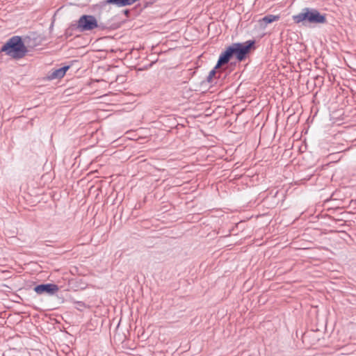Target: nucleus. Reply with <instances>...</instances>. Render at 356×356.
Wrapping results in <instances>:
<instances>
[{
    "mask_svg": "<svg viewBox=\"0 0 356 356\" xmlns=\"http://www.w3.org/2000/svg\"><path fill=\"white\" fill-rule=\"evenodd\" d=\"M254 43V41L249 40L244 43L232 44L220 54L216 68H219L222 65L227 63L233 55H235L239 61L243 60L250 52Z\"/></svg>",
    "mask_w": 356,
    "mask_h": 356,
    "instance_id": "1",
    "label": "nucleus"
},
{
    "mask_svg": "<svg viewBox=\"0 0 356 356\" xmlns=\"http://www.w3.org/2000/svg\"><path fill=\"white\" fill-rule=\"evenodd\" d=\"M1 51L13 58L19 59L24 56L26 49L22 39L14 36L1 47Z\"/></svg>",
    "mask_w": 356,
    "mask_h": 356,
    "instance_id": "2",
    "label": "nucleus"
},
{
    "mask_svg": "<svg viewBox=\"0 0 356 356\" xmlns=\"http://www.w3.org/2000/svg\"><path fill=\"white\" fill-rule=\"evenodd\" d=\"M296 24L307 22L310 24H324L326 22L325 15L321 14L317 10L305 8L298 15L293 16Z\"/></svg>",
    "mask_w": 356,
    "mask_h": 356,
    "instance_id": "3",
    "label": "nucleus"
},
{
    "mask_svg": "<svg viewBox=\"0 0 356 356\" xmlns=\"http://www.w3.org/2000/svg\"><path fill=\"white\" fill-rule=\"evenodd\" d=\"M97 27V19L93 15H82L77 22V29L81 31H92Z\"/></svg>",
    "mask_w": 356,
    "mask_h": 356,
    "instance_id": "4",
    "label": "nucleus"
},
{
    "mask_svg": "<svg viewBox=\"0 0 356 356\" xmlns=\"http://www.w3.org/2000/svg\"><path fill=\"white\" fill-rule=\"evenodd\" d=\"M58 286L54 284H43L36 286L34 291L38 294H42L47 293L49 294H54L58 291Z\"/></svg>",
    "mask_w": 356,
    "mask_h": 356,
    "instance_id": "5",
    "label": "nucleus"
},
{
    "mask_svg": "<svg viewBox=\"0 0 356 356\" xmlns=\"http://www.w3.org/2000/svg\"><path fill=\"white\" fill-rule=\"evenodd\" d=\"M280 15H268L259 20L260 26H266L267 24L278 21Z\"/></svg>",
    "mask_w": 356,
    "mask_h": 356,
    "instance_id": "6",
    "label": "nucleus"
},
{
    "mask_svg": "<svg viewBox=\"0 0 356 356\" xmlns=\"http://www.w3.org/2000/svg\"><path fill=\"white\" fill-rule=\"evenodd\" d=\"M69 68V66H64L59 69L54 70L49 74V78L50 79H60L64 76Z\"/></svg>",
    "mask_w": 356,
    "mask_h": 356,
    "instance_id": "7",
    "label": "nucleus"
},
{
    "mask_svg": "<svg viewBox=\"0 0 356 356\" xmlns=\"http://www.w3.org/2000/svg\"><path fill=\"white\" fill-rule=\"evenodd\" d=\"M216 69L217 68L215 67L213 70H212L209 72V74L208 78H207V81H208L209 83H211L213 78L216 76Z\"/></svg>",
    "mask_w": 356,
    "mask_h": 356,
    "instance_id": "8",
    "label": "nucleus"
},
{
    "mask_svg": "<svg viewBox=\"0 0 356 356\" xmlns=\"http://www.w3.org/2000/svg\"><path fill=\"white\" fill-rule=\"evenodd\" d=\"M191 91H192V90H186V95H188L189 94V92H191Z\"/></svg>",
    "mask_w": 356,
    "mask_h": 356,
    "instance_id": "9",
    "label": "nucleus"
},
{
    "mask_svg": "<svg viewBox=\"0 0 356 356\" xmlns=\"http://www.w3.org/2000/svg\"><path fill=\"white\" fill-rule=\"evenodd\" d=\"M316 96H317V92H316V93L314 95V98H316Z\"/></svg>",
    "mask_w": 356,
    "mask_h": 356,
    "instance_id": "10",
    "label": "nucleus"
}]
</instances>
